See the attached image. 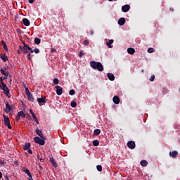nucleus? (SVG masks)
<instances>
[{
    "instance_id": "nucleus-1",
    "label": "nucleus",
    "mask_w": 180,
    "mask_h": 180,
    "mask_svg": "<svg viewBox=\"0 0 180 180\" xmlns=\"http://www.w3.org/2000/svg\"><path fill=\"white\" fill-rule=\"evenodd\" d=\"M90 67L93 68V70H97L100 72L103 71V65H102L101 62L92 60L90 62Z\"/></svg>"
},
{
    "instance_id": "nucleus-2",
    "label": "nucleus",
    "mask_w": 180,
    "mask_h": 180,
    "mask_svg": "<svg viewBox=\"0 0 180 180\" xmlns=\"http://www.w3.org/2000/svg\"><path fill=\"white\" fill-rule=\"evenodd\" d=\"M1 84L0 88L4 91V94L8 96L9 95V88H8V86H6V84L3 80H1Z\"/></svg>"
},
{
    "instance_id": "nucleus-3",
    "label": "nucleus",
    "mask_w": 180,
    "mask_h": 180,
    "mask_svg": "<svg viewBox=\"0 0 180 180\" xmlns=\"http://www.w3.org/2000/svg\"><path fill=\"white\" fill-rule=\"evenodd\" d=\"M46 140L47 139H43L39 136L34 137V143L39 144V146H44Z\"/></svg>"
},
{
    "instance_id": "nucleus-4",
    "label": "nucleus",
    "mask_w": 180,
    "mask_h": 180,
    "mask_svg": "<svg viewBox=\"0 0 180 180\" xmlns=\"http://www.w3.org/2000/svg\"><path fill=\"white\" fill-rule=\"evenodd\" d=\"M25 94L28 98V101H30V102H34V98H33V95L30 93V91H29V88L27 87H25Z\"/></svg>"
},
{
    "instance_id": "nucleus-5",
    "label": "nucleus",
    "mask_w": 180,
    "mask_h": 180,
    "mask_svg": "<svg viewBox=\"0 0 180 180\" xmlns=\"http://www.w3.org/2000/svg\"><path fill=\"white\" fill-rule=\"evenodd\" d=\"M4 124L8 127V129H12V126L11 125V122L9 121V117L4 115Z\"/></svg>"
},
{
    "instance_id": "nucleus-6",
    "label": "nucleus",
    "mask_w": 180,
    "mask_h": 180,
    "mask_svg": "<svg viewBox=\"0 0 180 180\" xmlns=\"http://www.w3.org/2000/svg\"><path fill=\"white\" fill-rule=\"evenodd\" d=\"M127 147H129V148H130L131 150H134V148H136V143H134V141H128V143H127Z\"/></svg>"
},
{
    "instance_id": "nucleus-7",
    "label": "nucleus",
    "mask_w": 180,
    "mask_h": 180,
    "mask_svg": "<svg viewBox=\"0 0 180 180\" xmlns=\"http://www.w3.org/2000/svg\"><path fill=\"white\" fill-rule=\"evenodd\" d=\"M36 133L39 136V137L43 139V140H47V137L44 136V134H43V131H41V130L37 129Z\"/></svg>"
},
{
    "instance_id": "nucleus-8",
    "label": "nucleus",
    "mask_w": 180,
    "mask_h": 180,
    "mask_svg": "<svg viewBox=\"0 0 180 180\" xmlns=\"http://www.w3.org/2000/svg\"><path fill=\"white\" fill-rule=\"evenodd\" d=\"M6 113H9L12 111V106L9 103H6V108L4 109Z\"/></svg>"
},
{
    "instance_id": "nucleus-9",
    "label": "nucleus",
    "mask_w": 180,
    "mask_h": 180,
    "mask_svg": "<svg viewBox=\"0 0 180 180\" xmlns=\"http://www.w3.org/2000/svg\"><path fill=\"white\" fill-rule=\"evenodd\" d=\"M56 89V94L57 95H63V87L60 86H55Z\"/></svg>"
},
{
    "instance_id": "nucleus-10",
    "label": "nucleus",
    "mask_w": 180,
    "mask_h": 180,
    "mask_svg": "<svg viewBox=\"0 0 180 180\" xmlns=\"http://www.w3.org/2000/svg\"><path fill=\"white\" fill-rule=\"evenodd\" d=\"M29 48H30L29 45L25 44L22 49V51L23 53H25V54H27V53H29Z\"/></svg>"
},
{
    "instance_id": "nucleus-11",
    "label": "nucleus",
    "mask_w": 180,
    "mask_h": 180,
    "mask_svg": "<svg viewBox=\"0 0 180 180\" xmlns=\"http://www.w3.org/2000/svg\"><path fill=\"white\" fill-rule=\"evenodd\" d=\"M112 101L114 102V103H115V105H119V103H120V98H119V96H115L112 98Z\"/></svg>"
},
{
    "instance_id": "nucleus-12",
    "label": "nucleus",
    "mask_w": 180,
    "mask_h": 180,
    "mask_svg": "<svg viewBox=\"0 0 180 180\" xmlns=\"http://www.w3.org/2000/svg\"><path fill=\"white\" fill-rule=\"evenodd\" d=\"M122 12H129V11H130V6L127 4V5H124L122 7Z\"/></svg>"
},
{
    "instance_id": "nucleus-13",
    "label": "nucleus",
    "mask_w": 180,
    "mask_h": 180,
    "mask_svg": "<svg viewBox=\"0 0 180 180\" xmlns=\"http://www.w3.org/2000/svg\"><path fill=\"white\" fill-rule=\"evenodd\" d=\"M30 112L33 119L35 120V122L37 123V124H39V120H37V117H36V115L34 114V112H33V110H32V109H30Z\"/></svg>"
},
{
    "instance_id": "nucleus-14",
    "label": "nucleus",
    "mask_w": 180,
    "mask_h": 180,
    "mask_svg": "<svg viewBox=\"0 0 180 180\" xmlns=\"http://www.w3.org/2000/svg\"><path fill=\"white\" fill-rule=\"evenodd\" d=\"M126 23V19L124 18H121L118 20V25L120 26H123Z\"/></svg>"
},
{
    "instance_id": "nucleus-15",
    "label": "nucleus",
    "mask_w": 180,
    "mask_h": 180,
    "mask_svg": "<svg viewBox=\"0 0 180 180\" xmlns=\"http://www.w3.org/2000/svg\"><path fill=\"white\" fill-rule=\"evenodd\" d=\"M49 160H50L51 164H52V165H53L55 168H57V162H56V160H54V158L51 157Z\"/></svg>"
},
{
    "instance_id": "nucleus-16",
    "label": "nucleus",
    "mask_w": 180,
    "mask_h": 180,
    "mask_svg": "<svg viewBox=\"0 0 180 180\" xmlns=\"http://www.w3.org/2000/svg\"><path fill=\"white\" fill-rule=\"evenodd\" d=\"M22 23L25 26H30V21L27 18H23Z\"/></svg>"
},
{
    "instance_id": "nucleus-17",
    "label": "nucleus",
    "mask_w": 180,
    "mask_h": 180,
    "mask_svg": "<svg viewBox=\"0 0 180 180\" xmlns=\"http://www.w3.org/2000/svg\"><path fill=\"white\" fill-rule=\"evenodd\" d=\"M0 71H1V72L2 74V75H4V77H9V72L6 71L5 69L1 68L0 70Z\"/></svg>"
},
{
    "instance_id": "nucleus-18",
    "label": "nucleus",
    "mask_w": 180,
    "mask_h": 180,
    "mask_svg": "<svg viewBox=\"0 0 180 180\" xmlns=\"http://www.w3.org/2000/svg\"><path fill=\"white\" fill-rule=\"evenodd\" d=\"M107 77L110 81H115V75L112 73H108Z\"/></svg>"
},
{
    "instance_id": "nucleus-19",
    "label": "nucleus",
    "mask_w": 180,
    "mask_h": 180,
    "mask_svg": "<svg viewBox=\"0 0 180 180\" xmlns=\"http://www.w3.org/2000/svg\"><path fill=\"white\" fill-rule=\"evenodd\" d=\"M37 102L40 106H41V103H46V100L43 98H38Z\"/></svg>"
},
{
    "instance_id": "nucleus-20",
    "label": "nucleus",
    "mask_w": 180,
    "mask_h": 180,
    "mask_svg": "<svg viewBox=\"0 0 180 180\" xmlns=\"http://www.w3.org/2000/svg\"><path fill=\"white\" fill-rule=\"evenodd\" d=\"M169 155H170V157H172V158H175L176 157V155H178V152L176 150L170 152Z\"/></svg>"
},
{
    "instance_id": "nucleus-21",
    "label": "nucleus",
    "mask_w": 180,
    "mask_h": 180,
    "mask_svg": "<svg viewBox=\"0 0 180 180\" xmlns=\"http://www.w3.org/2000/svg\"><path fill=\"white\" fill-rule=\"evenodd\" d=\"M22 169L23 172H25V174H27L28 176H30L32 175V173L30 172V170H29V169L23 167Z\"/></svg>"
},
{
    "instance_id": "nucleus-22",
    "label": "nucleus",
    "mask_w": 180,
    "mask_h": 180,
    "mask_svg": "<svg viewBox=\"0 0 180 180\" xmlns=\"http://www.w3.org/2000/svg\"><path fill=\"white\" fill-rule=\"evenodd\" d=\"M127 52L129 54H134L136 53V50L134 48H129L127 49Z\"/></svg>"
},
{
    "instance_id": "nucleus-23",
    "label": "nucleus",
    "mask_w": 180,
    "mask_h": 180,
    "mask_svg": "<svg viewBox=\"0 0 180 180\" xmlns=\"http://www.w3.org/2000/svg\"><path fill=\"white\" fill-rule=\"evenodd\" d=\"M0 58L4 61V63H6L8 61V56L6 55L2 56V54H0Z\"/></svg>"
},
{
    "instance_id": "nucleus-24",
    "label": "nucleus",
    "mask_w": 180,
    "mask_h": 180,
    "mask_svg": "<svg viewBox=\"0 0 180 180\" xmlns=\"http://www.w3.org/2000/svg\"><path fill=\"white\" fill-rule=\"evenodd\" d=\"M18 116H20V117H22V119H25V117H26V115L25 114V112H23V111H20L18 112Z\"/></svg>"
},
{
    "instance_id": "nucleus-25",
    "label": "nucleus",
    "mask_w": 180,
    "mask_h": 180,
    "mask_svg": "<svg viewBox=\"0 0 180 180\" xmlns=\"http://www.w3.org/2000/svg\"><path fill=\"white\" fill-rule=\"evenodd\" d=\"M141 165L142 167H147V165H148V162H147V160H141L140 162Z\"/></svg>"
},
{
    "instance_id": "nucleus-26",
    "label": "nucleus",
    "mask_w": 180,
    "mask_h": 180,
    "mask_svg": "<svg viewBox=\"0 0 180 180\" xmlns=\"http://www.w3.org/2000/svg\"><path fill=\"white\" fill-rule=\"evenodd\" d=\"M108 47H109V49H112V44H113V39H110L108 41V42L106 43Z\"/></svg>"
},
{
    "instance_id": "nucleus-27",
    "label": "nucleus",
    "mask_w": 180,
    "mask_h": 180,
    "mask_svg": "<svg viewBox=\"0 0 180 180\" xmlns=\"http://www.w3.org/2000/svg\"><path fill=\"white\" fill-rule=\"evenodd\" d=\"M30 148V143H25V146H23L24 150H29Z\"/></svg>"
},
{
    "instance_id": "nucleus-28",
    "label": "nucleus",
    "mask_w": 180,
    "mask_h": 180,
    "mask_svg": "<svg viewBox=\"0 0 180 180\" xmlns=\"http://www.w3.org/2000/svg\"><path fill=\"white\" fill-rule=\"evenodd\" d=\"M94 136H99V134H101V129H95L94 131Z\"/></svg>"
},
{
    "instance_id": "nucleus-29",
    "label": "nucleus",
    "mask_w": 180,
    "mask_h": 180,
    "mask_svg": "<svg viewBox=\"0 0 180 180\" xmlns=\"http://www.w3.org/2000/svg\"><path fill=\"white\" fill-rule=\"evenodd\" d=\"M34 43L35 44H40L41 43V39L38 37L34 38Z\"/></svg>"
},
{
    "instance_id": "nucleus-30",
    "label": "nucleus",
    "mask_w": 180,
    "mask_h": 180,
    "mask_svg": "<svg viewBox=\"0 0 180 180\" xmlns=\"http://www.w3.org/2000/svg\"><path fill=\"white\" fill-rule=\"evenodd\" d=\"M93 146H94V147H98V146H99V141L98 140L94 141Z\"/></svg>"
},
{
    "instance_id": "nucleus-31",
    "label": "nucleus",
    "mask_w": 180,
    "mask_h": 180,
    "mask_svg": "<svg viewBox=\"0 0 180 180\" xmlns=\"http://www.w3.org/2000/svg\"><path fill=\"white\" fill-rule=\"evenodd\" d=\"M53 84H54L55 85H58V84H60V81L58 80V78H55V79H53Z\"/></svg>"
},
{
    "instance_id": "nucleus-32",
    "label": "nucleus",
    "mask_w": 180,
    "mask_h": 180,
    "mask_svg": "<svg viewBox=\"0 0 180 180\" xmlns=\"http://www.w3.org/2000/svg\"><path fill=\"white\" fill-rule=\"evenodd\" d=\"M154 51H155V49H154V48H149L148 49V53H154Z\"/></svg>"
},
{
    "instance_id": "nucleus-33",
    "label": "nucleus",
    "mask_w": 180,
    "mask_h": 180,
    "mask_svg": "<svg viewBox=\"0 0 180 180\" xmlns=\"http://www.w3.org/2000/svg\"><path fill=\"white\" fill-rule=\"evenodd\" d=\"M72 108H77V102L75 101H72L70 103Z\"/></svg>"
},
{
    "instance_id": "nucleus-34",
    "label": "nucleus",
    "mask_w": 180,
    "mask_h": 180,
    "mask_svg": "<svg viewBox=\"0 0 180 180\" xmlns=\"http://www.w3.org/2000/svg\"><path fill=\"white\" fill-rule=\"evenodd\" d=\"M96 169L99 172H102V165H97Z\"/></svg>"
},
{
    "instance_id": "nucleus-35",
    "label": "nucleus",
    "mask_w": 180,
    "mask_h": 180,
    "mask_svg": "<svg viewBox=\"0 0 180 180\" xmlns=\"http://www.w3.org/2000/svg\"><path fill=\"white\" fill-rule=\"evenodd\" d=\"M34 53H35V54H39V53H40V50L36 48L34 49Z\"/></svg>"
},
{
    "instance_id": "nucleus-36",
    "label": "nucleus",
    "mask_w": 180,
    "mask_h": 180,
    "mask_svg": "<svg viewBox=\"0 0 180 180\" xmlns=\"http://www.w3.org/2000/svg\"><path fill=\"white\" fill-rule=\"evenodd\" d=\"M69 95H75V91L72 89L69 91Z\"/></svg>"
},
{
    "instance_id": "nucleus-37",
    "label": "nucleus",
    "mask_w": 180,
    "mask_h": 180,
    "mask_svg": "<svg viewBox=\"0 0 180 180\" xmlns=\"http://www.w3.org/2000/svg\"><path fill=\"white\" fill-rule=\"evenodd\" d=\"M154 79H155V75H151V77H150L149 80L153 82L154 81Z\"/></svg>"
},
{
    "instance_id": "nucleus-38",
    "label": "nucleus",
    "mask_w": 180,
    "mask_h": 180,
    "mask_svg": "<svg viewBox=\"0 0 180 180\" xmlns=\"http://www.w3.org/2000/svg\"><path fill=\"white\" fill-rule=\"evenodd\" d=\"M37 158H38V160H39V161H40L41 162H44V158H40V155H38V156H37Z\"/></svg>"
},
{
    "instance_id": "nucleus-39",
    "label": "nucleus",
    "mask_w": 180,
    "mask_h": 180,
    "mask_svg": "<svg viewBox=\"0 0 180 180\" xmlns=\"http://www.w3.org/2000/svg\"><path fill=\"white\" fill-rule=\"evenodd\" d=\"M83 44L84 46H88L89 44V40H84Z\"/></svg>"
},
{
    "instance_id": "nucleus-40",
    "label": "nucleus",
    "mask_w": 180,
    "mask_h": 180,
    "mask_svg": "<svg viewBox=\"0 0 180 180\" xmlns=\"http://www.w3.org/2000/svg\"><path fill=\"white\" fill-rule=\"evenodd\" d=\"M15 120L17 122H19V120H20V115H18V114H17V116L15 117Z\"/></svg>"
},
{
    "instance_id": "nucleus-41",
    "label": "nucleus",
    "mask_w": 180,
    "mask_h": 180,
    "mask_svg": "<svg viewBox=\"0 0 180 180\" xmlns=\"http://www.w3.org/2000/svg\"><path fill=\"white\" fill-rule=\"evenodd\" d=\"M3 47L5 50V51H8V46H6V44H4Z\"/></svg>"
},
{
    "instance_id": "nucleus-42",
    "label": "nucleus",
    "mask_w": 180,
    "mask_h": 180,
    "mask_svg": "<svg viewBox=\"0 0 180 180\" xmlns=\"http://www.w3.org/2000/svg\"><path fill=\"white\" fill-rule=\"evenodd\" d=\"M32 55L30 54V53H28L27 54V58H28V60H32V56H31Z\"/></svg>"
},
{
    "instance_id": "nucleus-43",
    "label": "nucleus",
    "mask_w": 180,
    "mask_h": 180,
    "mask_svg": "<svg viewBox=\"0 0 180 180\" xmlns=\"http://www.w3.org/2000/svg\"><path fill=\"white\" fill-rule=\"evenodd\" d=\"M28 51H30V53H34V50L32 49V48L30 46V48H28Z\"/></svg>"
},
{
    "instance_id": "nucleus-44",
    "label": "nucleus",
    "mask_w": 180,
    "mask_h": 180,
    "mask_svg": "<svg viewBox=\"0 0 180 180\" xmlns=\"http://www.w3.org/2000/svg\"><path fill=\"white\" fill-rule=\"evenodd\" d=\"M82 56H84V53H82V51H80L79 53V56L82 57Z\"/></svg>"
},
{
    "instance_id": "nucleus-45",
    "label": "nucleus",
    "mask_w": 180,
    "mask_h": 180,
    "mask_svg": "<svg viewBox=\"0 0 180 180\" xmlns=\"http://www.w3.org/2000/svg\"><path fill=\"white\" fill-rule=\"evenodd\" d=\"M6 180H9V176L8 175L4 176Z\"/></svg>"
},
{
    "instance_id": "nucleus-46",
    "label": "nucleus",
    "mask_w": 180,
    "mask_h": 180,
    "mask_svg": "<svg viewBox=\"0 0 180 180\" xmlns=\"http://www.w3.org/2000/svg\"><path fill=\"white\" fill-rule=\"evenodd\" d=\"M27 150H27L28 153H29V154H32V150H30V148H29V149H27Z\"/></svg>"
},
{
    "instance_id": "nucleus-47",
    "label": "nucleus",
    "mask_w": 180,
    "mask_h": 180,
    "mask_svg": "<svg viewBox=\"0 0 180 180\" xmlns=\"http://www.w3.org/2000/svg\"><path fill=\"white\" fill-rule=\"evenodd\" d=\"M34 2V0H29V4H33Z\"/></svg>"
},
{
    "instance_id": "nucleus-48",
    "label": "nucleus",
    "mask_w": 180,
    "mask_h": 180,
    "mask_svg": "<svg viewBox=\"0 0 180 180\" xmlns=\"http://www.w3.org/2000/svg\"><path fill=\"white\" fill-rule=\"evenodd\" d=\"M51 51L52 53H54V51H56V49H54V48H52V49H51Z\"/></svg>"
},
{
    "instance_id": "nucleus-49",
    "label": "nucleus",
    "mask_w": 180,
    "mask_h": 180,
    "mask_svg": "<svg viewBox=\"0 0 180 180\" xmlns=\"http://www.w3.org/2000/svg\"><path fill=\"white\" fill-rule=\"evenodd\" d=\"M0 179H2V172H0Z\"/></svg>"
},
{
    "instance_id": "nucleus-50",
    "label": "nucleus",
    "mask_w": 180,
    "mask_h": 180,
    "mask_svg": "<svg viewBox=\"0 0 180 180\" xmlns=\"http://www.w3.org/2000/svg\"><path fill=\"white\" fill-rule=\"evenodd\" d=\"M1 44H2V46H4V44H6V43H5V41H1Z\"/></svg>"
},
{
    "instance_id": "nucleus-51",
    "label": "nucleus",
    "mask_w": 180,
    "mask_h": 180,
    "mask_svg": "<svg viewBox=\"0 0 180 180\" xmlns=\"http://www.w3.org/2000/svg\"><path fill=\"white\" fill-rule=\"evenodd\" d=\"M8 76H4V79H8Z\"/></svg>"
},
{
    "instance_id": "nucleus-52",
    "label": "nucleus",
    "mask_w": 180,
    "mask_h": 180,
    "mask_svg": "<svg viewBox=\"0 0 180 180\" xmlns=\"http://www.w3.org/2000/svg\"><path fill=\"white\" fill-rule=\"evenodd\" d=\"M91 34L92 35V34H94V31H91Z\"/></svg>"
},
{
    "instance_id": "nucleus-53",
    "label": "nucleus",
    "mask_w": 180,
    "mask_h": 180,
    "mask_svg": "<svg viewBox=\"0 0 180 180\" xmlns=\"http://www.w3.org/2000/svg\"><path fill=\"white\" fill-rule=\"evenodd\" d=\"M110 2H112V1H113V0H108ZM114 1H117V0H114Z\"/></svg>"
},
{
    "instance_id": "nucleus-54",
    "label": "nucleus",
    "mask_w": 180,
    "mask_h": 180,
    "mask_svg": "<svg viewBox=\"0 0 180 180\" xmlns=\"http://www.w3.org/2000/svg\"><path fill=\"white\" fill-rule=\"evenodd\" d=\"M170 11H174V9L170 8Z\"/></svg>"
},
{
    "instance_id": "nucleus-55",
    "label": "nucleus",
    "mask_w": 180,
    "mask_h": 180,
    "mask_svg": "<svg viewBox=\"0 0 180 180\" xmlns=\"http://www.w3.org/2000/svg\"><path fill=\"white\" fill-rule=\"evenodd\" d=\"M142 72H144V70H142Z\"/></svg>"
}]
</instances>
